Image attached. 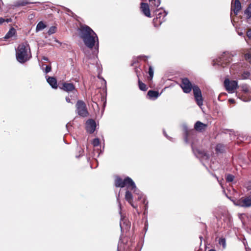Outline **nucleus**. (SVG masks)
I'll return each instance as SVG.
<instances>
[{
	"mask_svg": "<svg viewBox=\"0 0 251 251\" xmlns=\"http://www.w3.org/2000/svg\"><path fill=\"white\" fill-rule=\"evenodd\" d=\"M219 244L222 245L224 249L226 247V240L225 238H220L219 240Z\"/></svg>",
	"mask_w": 251,
	"mask_h": 251,
	"instance_id": "34",
	"label": "nucleus"
},
{
	"mask_svg": "<svg viewBox=\"0 0 251 251\" xmlns=\"http://www.w3.org/2000/svg\"><path fill=\"white\" fill-rule=\"evenodd\" d=\"M66 101L68 103H71V104H74V102L72 101L71 100H75V99H72V98L70 97V95L66 97Z\"/></svg>",
	"mask_w": 251,
	"mask_h": 251,
	"instance_id": "39",
	"label": "nucleus"
},
{
	"mask_svg": "<svg viewBox=\"0 0 251 251\" xmlns=\"http://www.w3.org/2000/svg\"><path fill=\"white\" fill-rule=\"evenodd\" d=\"M209 251H216V250H215L214 249H211Z\"/></svg>",
	"mask_w": 251,
	"mask_h": 251,
	"instance_id": "50",
	"label": "nucleus"
},
{
	"mask_svg": "<svg viewBox=\"0 0 251 251\" xmlns=\"http://www.w3.org/2000/svg\"><path fill=\"white\" fill-rule=\"evenodd\" d=\"M125 199L135 209H137V206L133 203V196L131 192L127 190L126 192Z\"/></svg>",
	"mask_w": 251,
	"mask_h": 251,
	"instance_id": "18",
	"label": "nucleus"
},
{
	"mask_svg": "<svg viewBox=\"0 0 251 251\" xmlns=\"http://www.w3.org/2000/svg\"><path fill=\"white\" fill-rule=\"evenodd\" d=\"M225 150V146L222 144H219L216 147V151L217 153H223Z\"/></svg>",
	"mask_w": 251,
	"mask_h": 251,
	"instance_id": "26",
	"label": "nucleus"
},
{
	"mask_svg": "<svg viewBox=\"0 0 251 251\" xmlns=\"http://www.w3.org/2000/svg\"><path fill=\"white\" fill-rule=\"evenodd\" d=\"M103 81L105 82V83H106V81L105 79H103Z\"/></svg>",
	"mask_w": 251,
	"mask_h": 251,
	"instance_id": "54",
	"label": "nucleus"
},
{
	"mask_svg": "<svg viewBox=\"0 0 251 251\" xmlns=\"http://www.w3.org/2000/svg\"><path fill=\"white\" fill-rule=\"evenodd\" d=\"M241 9V5L240 2L239 0H235L234 5H231V11L234 12L235 15H237Z\"/></svg>",
	"mask_w": 251,
	"mask_h": 251,
	"instance_id": "17",
	"label": "nucleus"
},
{
	"mask_svg": "<svg viewBox=\"0 0 251 251\" xmlns=\"http://www.w3.org/2000/svg\"><path fill=\"white\" fill-rule=\"evenodd\" d=\"M214 177H215V178H216V179L218 180V182H219L220 185L222 187H223V185H222V180H218V177L216 176V175H214Z\"/></svg>",
	"mask_w": 251,
	"mask_h": 251,
	"instance_id": "42",
	"label": "nucleus"
},
{
	"mask_svg": "<svg viewBox=\"0 0 251 251\" xmlns=\"http://www.w3.org/2000/svg\"><path fill=\"white\" fill-rule=\"evenodd\" d=\"M182 128L184 132V141L186 143H189L195 137V131L194 129H189L186 124L182 125Z\"/></svg>",
	"mask_w": 251,
	"mask_h": 251,
	"instance_id": "10",
	"label": "nucleus"
},
{
	"mask_svg": "<svg viewBox=\"0 0 251 251\" xmlns=\"http://www.w3.org/2000/svg\"><path fill=\"white\" fill-rule=\"evenodd\" d=\"M103 81L105 82V83H106V81L105 79H103Z\"/></svg>",
	"mask_w": 251,
	"mask_h": 251,
	"instance_id": "55",
	"label": "nucleus"
},
{
	"mask_svg": "<svg viewBox=\"0 0 251 251\" xmlns=\"http://www.w3.org/2000/svg\"><path fill=\"white\" fill-rule=\"evenodd\" d=\"M228 101L230 103H234L235 102V100L233 99H230L228 100Z\"/></svg>",
	"mask_w": 251,
	"mask_h": 251,
	"instance_id": "43",
	"label": "nucleus"
},
{
	"mask_svg": "<svg viewBox=\"0 0 251 251\" xmlns=\"http://www.w3.org/2000/svg\"><path fill=\"white\" fill-rule=\"evenodd\" d=\"M120 226L122 232L124 230H128L130 227V224L126 219L121 215Z\"/></svg>",
	"mask_w": 251,
	"mask_h": 251,
	"instance_id": "15",
	"label": "nucleus"
},
{
	"mask_svg": "<svg viewBox=\"0 0 251 251\" xmlns=\"http://www.w3.org/2000/svg\"><path fill=\"white\" fill-rule=\"evenodd\" d=\"M51 69V66H47L46 67V68H45V70L44 71V72L46 74H47V73H49L50 72Z\"/></svg>",
	"mask_w": 251,
	"mask_h": 251,
	"instance_id": "40",
	"label": "nucleus"
},
{
	"mask_svg": "<svg viewBox=\"0 0 251 251\" xmlns=\"http://www.w3.org/2000/svg\"><path fill=\"white\" fill-rule=\"evenodd\" d=\"M16 54L17 60L20 63H24L27 61L31 57L29 45L27 43L19 45Z\"/></svg>",
	"mask_w": 251,
	"mask_h": 251,
	"instance_id": "4",
	"label": "nucleus"
},
{
	"mask_svg": "<svg viewBox=\"0 0 251 251\" xmlns=\"http://www.w3.org/2000/svg\"><path fill=\"white\" fill-rule=\"evenodd\" d=\"M138 86L139 89L143 91H146L148 89L147 85L142 82L139 78H138Z\"/></svg>",
	"mask_w": 251,
	"mask_h": 251,
	"instance_id": "27",
	"label": "nucleus"
},
{
	"mask_svg": "<svg viewBox=\"0 0 251 251\" xmlns=\"http://www.w3.org/2000/svg\"><path fill=\"white\" fill-rule=\"evenodd\" d=\"M84 152V151L82 150V149H80L79 151V156L83 154Z\"/></svg>",
	"mask_w": 251,
	"mask_h": 251,
	"instance_id": "45",
	"label": "nucleus"
},
{
	"mask_svg": "<svg viewBox=\"0 0 251 251\" xmlns=\"http://www.w3.org/2000/svg\"><path fill=\"white\" fill-rule=\"evenodd\" d=\"M28 3H30V2L25 0H20L17 2L16 5L18 6H25Z\"/></svg>",
	"mask_w": 251,
	"mask_h": 251,
	"instance_id": "32",
	"label": "nucleus"
},
{
	"mask_svg": "<svg viewBox=\"0 0 251 251\" xmlns=\"http://www.w3.org/2000/svg\"><path fill=\"white\" fill-rule=\"evenodd\" d=\"M75 112L80 116L86 117L89 115L88 111L85 102L82 100L77 101L75 104Z\"/></svg>",
	"mask_w": 251,
	"mask_h": 251,
	"instance_id": "8",
	"label": "nucleus"
},
{
	"mask_svg": "<svg viewBox=\"0 0 251 251\" xmlns=\"http://www.w3.org/2000/svg\"><path fill=\"white\" fill-rule=\"evenodd\" d=\"M247 36L249 39L251 38V29H248L247 31Z\"/></svg>",
	"mask_w": 251,
	"mask_h": 251,
	"instance_id": "41",
	"label": "nucleus"
},
{
	"mask_svg": "<svg viewBox=\"0 0 251 251\" xmlns=\"http://www.w3.org/2000/svg\"><path fill=\"white\" fill-rule=\"evenodd\" d=\"M224 85L228 92L232 93L236 89L238 83L235 80H230L229 79L226 78L224 80Z\"/></svg>",
	"mask_w": 251,
	"mask_h": 251,
	"instance_id": "12",
	"label": "nucleus"
},
{
	"mask_svg": "<svg viewBox=\"0 0 251 251\" xmlns=\"http://www.w3.org/2000/svg\"><path fill=\"white\" fill-rule=\"evenodd\" d=\"M163 133H164V136H165L166 138H167L168 139L170 140V138H170V137H169V136L167 135V134H166V132L165 131V130H164V131H163Z\"/></svg>",
	"mask_w": 251,
	"mask_h": 251,
	"instance_id": "44",
	"label": "nucleus"
},
{
	"mask_svg": "<svg viewBox=\"0 0 251 251\" xmlns=\"http://www.w3.org/2000/svg\"><path fill=\"white\" fill-rule=\"evenodd\" d=\"M181 88L185 93H189L193 89L195 100L197 104L201 108L203 105V99L202 97L201 92L197 85H192L190 80L187 78L182 79L180 85Z\"/></svg>",
	"mask_w": 251,
	"mask_h": 251,
	"instance_id": "3",
	"label": "nucleus"
},
{
	"mask_svg": "<svg viewBox=\"0 0 251 251\" xmlns=\"http://www.w3.org/2000/svg\"><path fill=\"white\" fill-rule=\"evenodd\" d=\"M46 27V25L42 22H40L37 25L36 27V32L42 30Z\"/></svg>",
	"mask_w": 251,
	"mask_h": 251,
	"instance_id": "28",
	"label": "nucleus"
},
{
	"mask_svg": "<svg viewBox=\"0 0 251 251\" xmlns=\"http://www.w3.org/2000/svg\"><path fill=\"white\" fill-rule=\"evenodd\" d=\"M16 29L13 27H11L10 28L8 32L6 34L4 38L5 39H9L10 38L14 37L16 35Z\"/></svg>",
	"mask_w": 251,
	"mask_h": 251,
	"instance_id": "22",
	"label": "nucleus"
},
{
	"mask_svg": "<svg viewBox=\"0 0 251 251\" xmlns=\"http://www.w3.org/2000/svg\"><path fill=\"white\" fill-rule=\"evenodd\" d=\"M156 18L153 20L154 26H158L161 25L165 21V17L168 14V12L163 9L162 8L156 9L154 11Z\"/></svg>",
	"mask_w": 251,
	"mask_h": 251,
	"instance_id": "6",
	"label": "nucleus"
},
{
	"mask_svg": "<svg viewBox=\"0 0 251 251\" xmlns=\"http://www.w3.org/2000/svg\"><path fill=\"white\" fill-rule=\"evenodd\" d=\"M148 1L151 8L152 9L158 7L161 3V0H148Z\"/></svg>",
	"mask_w": 251,
	"mask_h": 251,
	"instance_id": "23",
	"label": "nucleus"
},
{
	"mask_svg": "<svg viewBox=\"0 0 251 251\" xmlns=\"http://www.w3.org/2000/svg\"><path fill=\"white\" fill-rule=\"evenodd\" d=\"M233 56L229 52H224L219 58L213 60V64L224 67L232 61Z\"/></svg>",
	"mask_w": 251,
	"mask_h": 251,
	"instance_id": "5",
	"label": "nucleus"
},
{
	"mask_svg": "<svg viewBox=\"0 0 251 251\" xmlns=\"http://www.w3.org/2000/svg\"><path fill=\"white\" fill-rule=\"evenodd\" d=\"M115 185L116 187L124 188L126 186L127 189L134 190V193L137 195L138 200L143 199L142 203L145 204V210L148 208V201H147L145 197H143L142 193L136 188L135 183L132 179L128 176L126 177L124 179H122L120 177H117L115 179Z\"/></svg>",
	"mask_w": 251,
	"mask_h": 251,
	"instance_id": "2",
	"label": "nucleus"
},
{
	"mask_svg": "<svg viewBox=\"0 0 251 251\" xmlns=\"http://www.w3.org/2000/svg\"><path fill=\"white\" fill-rule=\"evenodd\" d=\"M117 201L119 203V208L120 209V210L121 209V203L120 202V201H119V198L118 197L117 198Z\"/></svg>",
	"mask_w": 251,
	"mask_h": 251,
	"instance_id": "47",
	"label": "nucleus"
},
{
	"mask_svg": "<svg viewBox=\"0 0 251 251\" xmlns=\"http://www.w3.org/2000/svg\"><path fill=\"white\" fill-rule=\"evenodd\" d=\"M117 251H137V250H135V249L133 250L129 249L128 246L124 244L120 239L118 245Z\"/></svg>",
	"mask_w": 251,
	"mask_h": 251,
	"instance_id": "16",
	"label": "nucleus"
},
{
	"mask_svg": "<svg viewBox=\"0 0 251 251\" xmlns=\"http://www.w3.org/2000/svg\"><path fill=\"white\" fill-rule=\"evenodd\" d=\"M244 58L246 61L251 64V52L250 51L244 54Z\"/></svg>",
	"mask_w": 251,
	"mask_h": 251,
	"instance_id": "33",
	"label": "nucleus"
},
{
	"mask_svg": "<svg viewBox=\"0 0 251 251\" xmlns=\"http://www.w3.org/2000/svg\"><path fill=\"white\" fill-rule=\"evenodd\" d=\"M96 127V124L95 121L93 119H89L86 123V129L87 132L90 133H93Z\"/></svg>",
	"mask_w": 251,
	"mask_h": 251,
	"instance_id": "13",
	"label": "nucleus"
},
{
	"mask_svg": "<svg viewBox=\"0 0 251 251\" xmlns=\"http://www.w3.org/2000/svg\"><path fill=\"white\" fill-rule=\"evenodd\" d=\"M148 73L149 75L148 79L149 80H151L154 74L153 69L151 66H149Z\"/></svg>",
	"mask_w": 251,
	"mask_h": 251,
	"instance_id": "30",
	"label": "nucleus"
},
{
	"mask_svg": "<svg viewBox=\"0 0 251 251\" xmlns=\"http://www.w3.org/2000/svg\"><path fill=\"white\" fill-rule=\"evenodd\" d=\"M92 144L94 147H97L100 145V140L98 138H95L92 142Z\"/></svg>",
	"mask_w": 251,
	"mask_h": 251,
	"instance_id": "37",
	"label": "nucleus"
},
{
	"mask_svg": "<svg viewBox=\"0 0 251 251\" xmlns=\"http://www.w3.org/2000/svg\"><path fill=\"white\" fill-rule=\"evenodd\" d=\"M244 14L246 15L247 19L249 20L251 18V3L245 10Z\"/></svg>",
	"mask_w": 251,
	"mask_h": 251,
	"instance_id": "24",
	"label": "nucleus"
},
{
	"mask_svg": "<svg viewBox=\"0 0 251 251\" xmlns=\"http://www.w3.org/2000/svg\"><path fill=\"white\" fill-rule=\"evenodd\" d=\"M103 81L105 82V83H106V81L105 79H103Z\"/></svg>",
	"mask_w": 251,
	"mask_h": 251,
	"instance_id": "52",
	"label": "nucleus"
},
{
	"mask_svg": "<svg viewBox=\"0 0 251 251\" xmlns=\"http://www.w3.org/2000/svg\"><path fill=\"white\" fill-rule=\"evenodd\" d=\"M238 35H240V36H242V35H243V32H238Z\"/></svg>",
	"mask_w": 251,
	"mask_h": 251,
	"instance_id": "49",
	"label": "nucleus"
},
{
	"mask_svg": "<svg viewBox=\"0 0 251 251\" xmlns=\"http://www.w3.org/2000/svg\"><path fill=\"white\" fill-rule=\"evenodd\" d=\"M4 21H5V20L3 18H0V24H2L4 22Z\"/></svg>",
	"mask_w": 251,
	"mask_h": 251,
	"instance_id": "46",
	"label": "nucleus"
},
{
	"mask_svg": "<svg viewBox=\"0 0 251 251\" xmlns=\"http://www.w3.org/2000/svg\"><path fill=\"white\" fill-rule=\"evenodd\" d=\"M250 95V98L248 99V100H251V88L249 87L247 85L243 86L242 87V94H244L245 93V95H247V94H249Z\"/></svg>",
	"mask_w": 251,
	"mask_h": 251,
	"instance_id": "25",
	"label": "nucleus"
},
{
	"mask_svg": "<svg viewBox=\"0 0 251 251\" xmlns=\"http://www.w3.org/2000/svg\"><path fill=\"white\" fill-rule=\"evenodd\" d=\"M226 219L228 220L227 225L229 226H230L232 221V217L228 213H227L226 214Z\"/></svg>",
	"mask_w": 251,
	"mask_h": 251,
	"instance_id": "36",
	"label": "nucleus"
},
{
	"mask_svg": "<svg viewBox=\"0 0 251 251\" xmlns=\"http://www.w3.org/2000/svg\"><path fill=\"white\" fill-rule=\"evenodd\" d=\"M234 204L243 207H251V197H242L235 201Z\"/></svg>",
	"mask_w": 251,
	"mask_h": 251,
	"instance_id": "11",
	"label": "nucleus"
},
{
	"mask_svg": "<svg viewBox=\"0 0 251 251\" xmlns=\"http://www.w3.org/2000/svg\"><path fill=\"white\" fill-rule=\"evenodd\" d=\"M206 127L207 125L206 124H204L200 121H197L194 125L195 129L200 132L204 130Z\"/></svg>",
	"mask_w": 251,
	"mask_h": 251,
	"instance_id": "19",
	"label": "nucleus"
},
{
	"mask_svg": "<svg viewBox=\"0 0 251 251\" xmlns=\"http://www.w3.org/2000/svg\"><path fill=\"white\" fill-rule=\"evenodd\" d=\"M235 178L234 176L228 174L226 175V182H233Z\"/></svg>",
	"mask_w": 251,
	"mask_h": 251,
	"instance_id": "31",
	"label": "nucleus"
},
{
	"mask_svg": "<svg viewBox=\"0 0 251 251\" xmlns=\"http://www.w3.org/2000/svg\"><path fill=\"white\" fill-rule=\"evenodd\" d=\"M61 89L68 93H72L70 97L72 99H76L77 97V91L75 85L72 83L64 82L62 83Z\"/></svg>",
	"mask_w": 251,
	"mask_h": 251,
	"instance_id": "9",
	"label": "nucleus"
},
{
	"mask_svg": "<svg viewBox=\"0 0 251 251\" xmlns=\"http://www.w3.org/2000/svg\"><path fill=\"white\" fill-rule=\"evenodd\" d=\"M79 36L84 44L89 49L95 47L94 53L99 52V39L96 33L88 25H81L79 29Z\"/></svg>",
	"mask_w": 251,
	"mask_h": 251,
	"instance_id": "1",
	"label": "nucleus"
},
{
	"mask_svg": "<svg viewBox=\"0 0 251 251\" xmlns=\"http://www.w3.org/2000/svg\"><path fill=\"white\" fill-rule=\"evenodd\" d=\"M150 6H151L150 4H149L147 3L141 2L140 4V9L143 13L146 16L150 18L151 17V14L150 12Z\"/></svg>",
	"mask_w": 251,
	"mask_h": 251,
	"instance_id": "14",
	"label": "nucleus"
},
{
	"mask_svg": "<svg viewBox=\"0 0 251 251\" xmlns=\"http://www.w3.org/2000/svg\"><path fill=\"white\" fill-rule=\"evenodd\" d=\"M200 238L201 239H201L202 238V237L201 236H200Z\"/></svg>",
	"mask_w": 251,
	"mask_h": 251,
	"instance_id": "51",
	"label": "nucleus"
},
{
	"mask_svg": "<svg viewBox=\"0 0 251 251\" xmlns=\"http://www.w3.org/2000/svg\"><path fill=\"white\" fill-rule=\"evenodd\" d=\"M160 95V94L158 91L153 90H149L147 93V96L149 98L153 100H156Z\"/></svg>",
	"mask_w": 251,
	"mask_h": 251,
	"instance_id": "20",
	"label": "nucleus"
},
{
	"mask_svg": "<svg viewBox=\"0 0 251 251\" xmlns=\"http://www.w3.org/2000/svg\"><path fill=\"white\" fill-rule=\"evenodd\" d=\"M250 94L249 93V94H247V95H245V93L244 94H242L241 96H240V95H239V98L241 100H242L244 101H250L251 100H248V99H249L250 98Z\"/></svg>",
	"mask_w": 251,
	"mask_h": 251,
	"instance_id": "29",
	"label": "nucleus"
},
{
	"mask_svg": "<svg viewBox=\"0 0 251 251\" xmlns=\"http://www.w3.org/2000/svg\"><path fill=\"white\" fill-rule=\"evenodd\" d=\"M56 27L55 26H51L49 30L48 31V33L49 35H51L55 32Z\"/></svg>",
	"mask_w": 251,
	"mask_h": 251,
	"instance_id": "38",
	"label": "nucleus"
},
{
	"mask_svg": "<svg viewBox=\"0 0 251 251\" xmlns=\"http://www.w3.org/2000/svg\"><path fill=\"white\" fill-rule=\"evenodd\" d=\"M42 60H45V61H48V58L47 57L43 56L42 57Z\"/></svg>",
	"mask_w": 251,
	"mask_h": 251,
	"instance_id": "48",
	"label": "nucleus"
},
{
	"mask_svg": "<svg viewBox=\"0 0 251 251\" xmlns=\"http://www.w3.org/2000/svg\"><path fill=\"white\" fill-rule=\"evenodd\" d=\"M251 75V73L249 71H245L242 75V77L243 79L250 78Z\"/></svg>",
	"mask_w": 251,
	"mask_h": 251,
	"instance_id": "35",
	"label": "nucleus"
},
{
	"mask_svg": "<svg viewBox=\"0 0 251 251\" xmlns=\"http://www.w3.org/2000/svg\"><path fill=\"white\" fill-rule=\"evenodd\" d=\"M47 81L52 88L56 89L57 88V80L55 77L49 76L47 78Z\"/></svg>",
	"mask_w": 251,
	"mask_h": 251,
	"instance_id": "21",
	"label": "nucleus"
},
{
	"mask_svg": "<svg viewBox=\"0 0 251 251\" xmlns=\"http://www.w3.org/2000/svg\"><path fill=\"white\" fill-rule=\"evenodd\" d=\"M191 147L195 155L199 158L202 164L207 169L204 161L209 159V155L202 150L195 148L194 143H191Z\"/></svg>",
	"mask_w": 251,
	"mask_h": 251,
	"instance_id": "7",
	"label": "nucleus"
},
{
	"mask_svg": "<svg viewBox=\"0 0 251 251\" xmlns=\"http://www.w3.org/2000/svg\"><path fill=\"white\" fill-rule=\"evenodd\" d=\"M103 81L105 82V83H106V81L105 79H103Z\"/></svg>",
	"mask_w": 251,
	"mask_h": 251,
	"instance_id": "53",
	"label": "nucleus"
}]
</instances>
